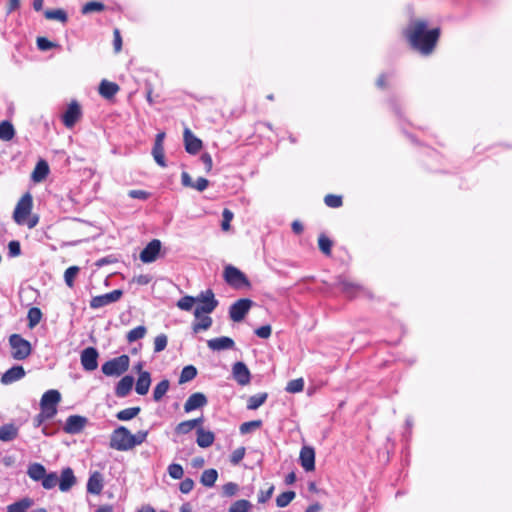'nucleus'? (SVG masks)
<instances>
[{
	"label": "nucleus",
	"instance_id": "1",
	"mask_svg": "<svg viewBox=\"0 0 512 512\" xmlns=\"http://www.w3.org/2000/svg\"><path fill=\"white\" fill-rule=\"evenodd\" d=\"M406 36L411 46L424 55L430 54L438 40L439 29L427 30V23L416 20L406 29Z\"/></svg>",
	"mask_w": 512,
	"mask_h": 512
},
{
	"label": "nucleus",
	"instance_id": "2",
	"mask_svg": "<svg viewBox=\"0 0 512 512\" xmlns=\"http://www.w3.org/2000/svg\"><path fill=\"white\" fill-rule=\"evenodd\" d=\"M27 475L36 482H41L44 489L50 490L58 485L56 472L47 473L46 468L40 463H32L28 466Z\"/></svg>",
	"mask_w": 512,
	"mask_h": 512
},
{
	"label": "nucleus",
	"instance_id": "3",
	"mask_svg": "<svg viewBox=\"0 0 512 512\" xmlns=\"http://www.w3.org/2000/svg\"><path fill=\"white\" fill-rule=\"evenodd\" d=\"M196 306L194 310L195 318H200L203 314L212 313L218 306V301L215 299L214 293L211 289L202 291L197 297Z\"/></svg>",
	"mask_w": 512,
	"mask_h": 512
},
{
	"label": "nucleus",
	"instance_id": "4",
	"mask_svg": "<svg viewBox=\"0 0 512 512\" xmlns=\"http://www.w3.org/2000/svg\"><path fill=\"white\" fill-rule=\"evenodd\" d=\"M130 364V358L128 355L123 354L119 357L113 358L105 362L102 367V373L110 377H118L125 373Z\"/></svg>",
	"mask_w": 512,
	"mask_h": 512
},
{
	"label": "nucleus",
	"instance_id": "5",
	"mask_svg": "<svg viewBox=\"0 0 512 512\" xmlns=\"http://www.w3.org/2000/svg\"><path fill=\"white\" fill-rule=\"evenodd\" d=\"M131 432L124 426L116 428L110 437V447L117 451L131 450Z\"/></svg>",
	"mask_w": 512,
	"mask_h": 512
},
{
	"label": "nucleus",
	"instance_id": "6",
	"mask_svg": "<svg viewBox=\"0 0 512 512\" xmlns=\"http://www.w3.org/2000/svg\"><path fill=\"white\" fill-rule=\"evenodd\" d=\"M9 344L12 349V357L16 360H24L31 353L30 343L18 334L9 337Z\"/></svg>",
	"mask_w": 512,
	"mask_h": 512
},
{
	"label": "nucleus",
	"instance_id": "7",
	"mask_svg": "<svg viewBox=\"0 0 512 512\" xmlns=\"http://www.w3.org/2000/svg\"><path fill=\"white\" fill-rule=\"evenodd\" d=\"M61 401V394L58 390L46 391L40 400V409L48 416H55L57 414V405Z\"/></svg>",
	"mask_w": 512,
	"mask_h": 512
},
{
	"label": "nucleus",
	"instance_id": "8",
	"mask_svg": "<svg viewBox=\"0 0 512 512\" xmlns=\"http://www.w3.org/2000/svg\"><path fill=\"white\" fill-rule=\"evenodd\" d=\"M32 204V196L29 193H26L21 197L13 213V219L17 224L23 225L26 223V220L31 213Z\"/></svg>",
	"mask_w": 512,
	"mask_h": 512
},
{
	"label": "nucleus",
	"instance_id": "9",
	"mask_svg": "<svg viewBox=\"0 0 512 512\" xmlns=\"http://www.w3.org/2000/svg\"><path fill=\"white\" fill-rule=\"evenodd\" d=\"M225 281L234 288L249 286V281L244 273L234 266H227L224 270Z\"/></svg>",
	"mask_w": 512,
	"mask_h": 512
},
{
	"label": "nucleus",
	"instance_id": "10",
	"mask_svg": "<svg viewBox=\"0 0 512 512\" xmlns=\"http://www.w3.org/2000/svg\"><path fill=\"white\" fill-rule=\"evenodd\" d=\"M123 291L120 289L113 290L109 293L92 297L90 300V307L92 309H99L109 304L115 303L121 299Z\"/></svg>",
	"mask_w": 512,
	"mask_h": 512
},
{
	"label": "nucleus",
	"instance_id": "11",
	"mask_svg": "<svg viewBox=\"0 0 512 512\" xmlns=\"http://www.w3.org/2000/svg\"><path fill=\"white\" fill-rule=\"evenodd\" d=\"M252 306V301L250 299H239L234 302L229 308V316L234 322H240L244 319L245 315L248 313L249 309Z\"/></svg>",
	"mask_w": 512,
	"mask_h": 512
},
{
	"label": "nucleus",
	"instance_id": "12",
	"mask_svg": "<svg viewBox=\"0 0 512 512\" xmlns=\"http://www.w3.org/2000/svg\"><path fill=\"white\" fill-rule=\"evenodd\" d=\"M98 351L94 347L85 348L80 355L81 365L86 371H94L98 367Z\"/></svg>",
	"mask_w": 512,
	"mask_h": 512
},
{
	"label": "nucleus",
	"instance_id": "13",
	"mask_svg": "<svg viewBox=\"0 0 512 512\" xmlns=\"http://www.w3.org/2000/svg\"><path fill=\"white\" fill-rule=\"evenodd\" d=\"M162 244L158 239L150 241L140 253V260L143 263H152L156 261L160 253Z\"/></svg>",
	"mask_w": 512,
	"mask_h": 512
},
{
	"label": "nucleus",
	"instance_id": "14",
	"mask_svg": "<svg viewBox=\"0 0 512 512\" xmlns=\"http://www.w3.org/2000/svg\"><path fill=\"white\" fill-rule=\"evenodd\" d=\"M80 117H81L80 106L76 101H72L68 105L65 113L63 114L62 120H63L64 125L67 128H72L75 125V123L79 120Z\"/></svg>",
	"mask_w": 512,
	"mask_h": 512
},
{
	"label": "nucleus",
	"instance_id": "15",
	"mask_svg": "<svg viewBox=\"0 0 512 512\" xmlns=\"http://www.w3.org/2000/svg\"><path fill=\"white\" fill-rule=\"evenodd\" d=\"M87 424V418L80 415H71L67 418L64 431L68 434L80 433Z\"/></svg>",
	"mask_w": 512,
	"mask_h": 512
},
{
	"label": "nucleus",
	"instance_id": "16",
	"mask_svg": "<svg viewBox=\"0 0 512 512\" xmlns=\"http://www.w3.org/2000/svg\"><path fill=\"white\" fill-rule=\"evenodd\" d=\"M299 461L305 471H313L315 469L314 449L310 446H303L300 451Z\"/></svg>",
	"mask_w": 512,
	"mask_h": 512
},
{
	"label": "nucleus",
	"instance_id": "17",
	"mask_svg": "<svg viewBox=\"0 0 512 512\" xmlns=\"http://www.w3.org/2000/svg\"><path fill=\"white\" fill-rule=\"evenodd\" d=\"M76 484V477L73 470L67 467L62 470L60 478L58 477V486L60 491L67 492Z\"/></svg>",
	"mask_w": 512,
	"mask_h": 512
},
{
	"label": "nucleus",
	"instance_id": "18",
	"mask_svg": "<svg viewBox=\"0 0 512 512\" xmlns=\"http://www.w3.org/2000/svg\"><path fill=\"white\" fill-rule=\"evenodd\" d=\"M207 346L213 351H222L233 349L235 342L232 338L221 336L207 341Z\"/></svg>",
	"mask_w": 512,
	"mask_h": 512
},
{
	"label": "nucleus",
	"instance_id": "19",
	"mask_svg": "<svg viewBox=\"0 0 512 512\" xmlns=\"http://www.w3.org/2000/svg\"><path fill=\"white\" fill-rule=\"evenodd\" d=\"M185 149L190 154H196L202 148V141L191 132L189 128L184 130Z\"/></svg>",
	"mask_w": 512,
	"mask_h": 512
},
{
	"label": "nucleus",
	"instance_id": "20",
	"mask_svg": "<svg viewBox=\"0 0 512 512\" xmlns=\"http://www.w3.org/2000/svg\"><path fill=\"white\" fill-rule=\"evenodd\" d=\"M207 404V398L203 393H193L188 397L184 404V411L189 413L193 410L201 408Z\"/></svg>",
	"mask_w": 512,
	"mask_h": 512
},
{
	"label": "nucleus",
	"instance_id": "21",
	"mask_svg": "<svg viewBox=\"0 0 512 512\" xmlns=\"http://www.w3.org/2000/svg\"><path fill=\"white\" fill-rule=\"evenodd\" d=\"M25 376V370L22 366L16 365L8 369L1 377L4 385L12 384Z\"/></svg>",
	"mask_w": 512,
	"mask_h": 512
},
{
	"label": "nucleus",
	"instance_id": "22",
	"mask_svg": "<svg viewBox=\"0 0 512 512\" xmlns=\"http://www.w3.org/2000/svg\"><path fill=\"white\" fill-rule=\"evenodd\" d=\"M233 376L240 385H247L250 382V371L243 362H236L233 365Z\"/></svg>",
	"mask_w": 512,
	"mask_h": 512
},
{
	"label": "nucleus",
	"instance_id": "23",
	"mask_svg": "<svg viewBox=\"0 0 512 512\" xmlns=\"http://www.w3.org/2000/svg\"><path fill=\"white\" fill-rule=\"evenodd\" d=\"M103 489V476L100 472L92 473L87 482V492L99 495Z\"/></svg>",
	"mask_w": 512,
	"mask_h": 512
},
{
	"label": "nucleus",
	"instance_id": "24",
	"mask_svg": "<svg viewBox=\"0 0 512 512\" xmlns=\"http://www.w3.org/2000/svg\"><path fill=\"white\" fill-rule=\"evenodd\" d=\"M134 378L130 375L124 376L116 385L115 394L117 397H126L132 390Z\"/></svg>",
	"mask_w": 512,
	"mask_h": 512
},
{
	"label": "nucleus",
	"instance_id": "25",
	"mask_svg": "<svg viewBox=\"0 0 512 512\" xmlns=\"http://www.w3.org/2000/svg\"><path fill=\"white\" fill-rule=\"evenodd\" d=\"M151 385V375L148 371L140 372L136 381L135 391L139 395H146Z\"/></svg>",
	"mask_w": 512,
	"mask_h": 512
},
{
	"label": "nucleus",
	"instance_id": "26",
	"mask_svg": "<svg viewBox=\"0 0 512 512\" xmlns=\"http://www.w3.org/2000/svg\"><path fill=\"white\" fill-rule=\"evenodd\" d=\"M337 285H338L339 289L343 293H345L348 297L355 296L361 289V287L358 284L351 282L344 277L338 278Z\"/></svg>",
	"mask_w": 512,
	"mask_h": 512
},
{
	"label": "nucleus",
	"instance_id": "27",
	"mask_svg": "<svg viewBox=\"0 0 512 512\" xmlns=\"http://www.w3.org/2000/svg\"><path fill=\"white\" fill-rule=\"evenodd\" d=\"M118 91L119 86L116 83L110 82L108 80H102L99 85V94L106 99H111L116 95Z\"/></svg>",
	"mask_w": 512,
	"mask_h": 512
},
{
	"label": "nucleus",
	"instance_id": "28",
	"mask_svg": "<svg viewBox=\"0 0 512 512\" xmlns=\"http://www.w3.org/2000/svg\"><path fill=\"white\" fill-rule=\"evenodd\" d=\"M215 436L211 431H206L203 428L197 429V439L196 442L199 447L207 448L210 447L214 442Z\"/></svg>",
	"mask_w": 512,
	"mask_h": 512
},
{
	"label": "nucleus",
	"instance_id": "29",
	"mask_svg": "<svg viewBox=\"0 0 512 512\" xmlns=\"http://www.w3.org/2000/svg\"><path fill=\"white\" fill-rule=\"evenodd\" d=\"M33 505L31 498L25 497L7 507L6 512H27V510Z\"/></svg>",
	"mask_w": 512,
	"mask_h": 512
},
{
	"label": "nucleus",
	"instance_id": "30",
	"mask_svg": "<svg viewBox=\"0 0 512 512\" xmlns=\"http://www.w3.org/2000/svg\"><path fill=\"white\" fill-rule=\"evenodd\" d=\"M18 429L13 424H6L0 427V440L12 441L17 437Z\"/></svg>",
	"mask_w": 512,
	"mask_h": 512
},
{
	"label": "nucleus",
	"instance_id": "31",
	"mask_svg": "<svg viewBox=\"0 0 512 512\" xmlns=\"http://www.w3.org/2000/svg\"><path fill=\"white\" fill-rule=\"evenodd\" d=\"M49 173L48 164L45 161H39L32 173V179L35 182H40L46 178Z\"/></svg>",
	"mask_w": 512,
	"mask_h": 512
},
{
	"label": "nucleus",
	"instance_id": "32",
	"mask_svg": "<svg viewBox=\"0 0 512 512\" xmlns=\"http://www.w3.org/2000/svg\"><path fill=\"white\" fill-rule=\"evenodd\" d=\"M170 387V382L167 379L160 381L153 390V400L159 402L167 393Z\"/></svg>",
	"mask_w": 512,
	"mask_h": 512
},
{
	"label": "nucleus",
	"instance_id": "33",
	"mask_svg": "<svg viewBox=\"0 0 512 512\" xmlns=\"http://www.w3.org/2000/svg\"><path fill=\"white\" fill-rule=\"evenodd\" d=\"M218 478V472L215 469L204 470L200 482L206 487H212Z\"/></svg>",
	"mask_w": 512,
	"mask_h": 512
},
{
	"label": "nucleus",
	"instance_id": "34",
	"mask_svg": "<svg viewBox=\"0 0 512 512\" xmlns=\"http://www.w3.org/2000/svg\"><path fill=\"white\" fill-rule=\"evenodd\" d=\"M141 411L140 407H129L119 411L116 414V418L120 421H129L135 418Z\"/></svg>",
	"mask_w": 512,
	"mask_h": 512
},
{
	"label": "nucleus",
	"instance_id": "35",
	"mask_svg": "<svg viewBox=\"0 0 512 512\" xmlns=\"http://www.w3.org/2000/svg\"><path fill=\"white\" fill-rule=\"evenodd\" d=\"M267 399V393H258L250 396L247 402V408L249 410H256L265 403Z\"/></svg>",
	"mask_w": 512,
	"mask_h": 512
},
{
	"label": "nucleus",
	"instance_id": "36",
	"mask_svg": "<svg viewBox=\"0 0 512 512\" xmlns=\"http://www.w3.org/2000/svg\"><path fill=\"white\" fill-rule=\"evenodd\" d=\"M15 131L13 125L8 121L0 123V139L9 141L14 137Z\"/></svg>",
	"mask_w": 512,
	"mask_h": 512
},
{
	"label": "nucleus",
	"instance_id": "37",
	"mask_svg": "<svg viewBox=\"0 0 512 512\" xmlns=\"http://www.w3.org/2000/svg\"><path fill=\"white\" fill-rule=\"evenodd\" d=\"M196 375H197V370L194 366H192V365L185 366L181 371V374L179 377V383L183 384V383L189 382V381L193 380L196 377Z\"/></svg>",
	"mask_w": 512,
	"mask_h": 512
},
{
	"label": "nucleus",
	"instance_id": "38",
	"mask_svg": "<svg viewBox=\"0 0 512 512\" xmlns=\"http://www.w3.org/2000/svg\"><path fill=\"white\" fill-rule=\"evenodd\" d=\"M41 318H42V312L39 308H37V307L30 308L28 311V314H27L28 326L30 328H34L37 324H39V322L41 321Z\"/></svg>",
	"mask_w": 512,
	"mask_h": 512
},
{
	"label": "nucleus",
	"instance_id": "39",
	"mask_svg": "<svg viewBox=\"0 0 512 512\" xmlns=\"http://www.w3.org/2000/svg\"><path fill=\"white\" fill-rule=\"evenodd\" d=\"M198 322L193 323L192 329L194 333L208 330L212 325V318L210 316H201Z\"/></svg>",
	"mask_w": 512,
	"mask_h": 512
},
{
	"label": "nucleus",
	"instance_id": "40",
	"mask_svg": "<svg viewBox=\"0 0 512 512\" xmlns=\"http://www.w3.org/2000/svg\"><path fill=\"white\" fill-rule=\"evenodd\" d=\"M146 332H147V330H146L145 326H142V325L137 326L127 333V336H126L127 341L129 343H132L139 339H142L146 335Z\"/></svg>",
	"mask_w": 512,
	"mask_h": 512
},
{
	"label": "nucleus",
	"instance_id": "41",
	"mask_svg": "<svg viewBox=\"0 0 512 512\" xmlns=\"http://www.w3.org/2000/svg\"><path fill=\"white\" fill-rule=\"evenodd\" d=\"M44 15L49 20H57L62 23L67 21V14L62 9L46 10Z\"/></svg>",
	"mask_w": 512,
	"mask_h": 512
},
{
	"label": "nucleus",
	"instance_id": "42",
	"mask_svg": "<svg viewBox=\"0 0 512 512\" xmlns=\"http://www.w3.org/2000/svg\"><path fill=\"white\" fill-rule=\"evenodd\" d=\"M296 494L294 491H286L279 494L276 498V505L278 507H286L295 498Z\"/></svg>",
	"mask_w": 512,
	"mask_h": 512
},
{
	"label": "nucleus",
	"instance_id": "43",
	"mask_svg": "<svg viewBox=\"0 0 512 512\" xmlns=\"http://www.w3.org/2000/svg\"><path fill=\"white\" fill-rule=\"evenodd\" d=\"M251 509V503L248 500H238L234 502L230 508L229 512H249Z\"/></svg>",
	"mask_w": 512,
	"mask_h": 512
},
{
	"label": "nucleus",
	"instance_id": "44",
	"mask_svg": "<svg viewBox=\"0 0 512 512\" xmlns=\"http://www.w3.org/2000/svg\"><path fill=\"white\" fill-rule=\"evenodd\" d=\"M168 474L172 479L179 480L184 476L183 467L180 464L172 463L167 468Z\"/></svg>",
	"mask_w": 512,
	"mask_h": 512
},
{
	"label": "nucleus",
	"instance_id": "45",
	"mask_svg": "<svg viewBox=\"0 0 512 512\" xmlns=\"http://www.w3.org/2000/svg\"><path fill=\"white\" fill-rule=\"evenodd\" d=\"M197 298L192 296H184L177 302V307L184 311H189L192 309L194 303H196Z\"/></svg>",
	"mask_w": 512,
	"mask_h": 512
},
{
	"label": "nucleus",
	"instance_id": "46",
	"mask_svg": "<svg viewBox=\"0 0 512 512\" xmlns=\"http://www.w3.org/2000/svg\"><path fill=\"white\" fill-rule=\"evenodd\" d=\"M78 272L79 268L77 266H71L68 269H66L64 273V280L68 287H73L74 279L77 276Z\"/></svg>",
	"mask_w": 512,
	"mask_h": 512
},
{
	"label": "nucleus",
	"instance_id": "47",
	"mask_svg": "<svg viewBox=\"0 0 512 512\" xmlns=\"http://www.w3.org/2000/svg\"><path fill=\"white\" fill-rule=\"evenodd\" d=\"M304 388V380L302 378L294 379L288 382L286 391L289 393L301 392Z\"/></svg>",
	"mask_w": 512,
	"mask_h": 512
},
{
	"label": "nucleus",
	"instance_id": "48",
	"mask_svg": "<svg viewBox=\"0 0 512 512\" xmlns=\"http://www.w3.org/2000/svg\"><path fill=\"white\" fill-rule=\"evenodd\" d=\"M104 4L101 3V2H96V1H91V2H88L86 3L83 7H82V13L83 14H89V13H92V12H100L102 10H104Z\"/></svg>",
	"mask_w": 512,
	"mask_h": 512
},
{
	"label": "nucleus",
	"instance_id": "49",
	"mask_svg": "<svg viewBox=\"0 0 512 512\" xmlns=\"http://www.w3.org/2000/svg\"><path fill=\"white\" fill-rule=\"evenodd\" d=\"M152 155L154 157L155 162L161 167H166L165 157H164V147L153 146Z\"/></svg>",
	"mask_w": 512,
	"mask_h": 512
},
{
	"label": "nucleus",
	"instance_id": "50",
	"mask_svg": "<svg viewBox=\"0 0 512 512\" xmlns=\"http://www.w3.org/2000/svg\"><path fill=\"white\" fill-rule=\"evenodd\" d=\"M148 436V431H138L136 434L131 433V449H133L135 446L141 445L143 442L146 441V438Z\"/></svg>",
	"mask_w": 512,
	"mask_h": 512
},
{
	"label": "nucleus",
	"instance_id": "51",
	"mask_svg": "<svg viewBox=\"0 0 512 512\" xmlns=\"http://www.w3.org/2000/svg\"><path fill=\"white\" fill-rule=\"evenodd\" d=\"M318 245H319V249L325 255H330L331 247H332V241L328 237H326L325 235H320V237L318 239Z\"/></svg>",
	"mask_w": 512,
	"mask_h": 512
},
{
	"label": "nucleus",
	"instance_id": "52",
	"mask_svg": "<svg viewBox=\"0 0 512 512\" xmlns=\"http://www.w3.org/2000/svg\"><path fill=\"white\" fill-rule=\"evenodd\" d=\"M168 343V338L165 334H160L154 339V352L159 353L162 352Z\"/></svg>",
	"mask_w": 512,
	"mask_h": 512
},
{
	"label": "nucleus",
	"instance_id": "53",
	"mask_svg": "<svg viewBox=\"0 0 512 512\" xmlns=\"http://www.w3.org/2000/svg\"><path fill=\"white\" fill-rule=\"evenodd\" d=\"M262 425L261 420H253L244 422L240 425V432L242 434L250 433L252 430L259 428Z\"/></svg>",
	"mask_w": 512,
	"mask_h": 512
},
{
	"label": "nucleus",
	"instance_id": "54",
	"mask_svg": "<svg viewBox=\"0 0 512 512\" xmlns=\"http://www.w3.org/2000/svg\"><path fill=\"white\" fill-rule=\"evenodd\" d=\"M324 202L328 207L338 208L342 205V198L337 195L328 194L325 196Z\"/></svg>",
	"mask_w": 512,
	"mask_h": 512
},
{
	"label": "nucleus",
	"instance_id": "55",
	"mask_svg": "<svg viewBox=\"0 0 512 512\" xmlns=\"http://www.w3.org/2000/svg\"><path fill=\"white\" fill-rule=\"evenodd\" d=\"M245 452H246L245 447H239V448L235 449L230 456V462L233 465L239 464L242 461V459L244 458Z\"/></svg>",
	"mask_w": 512,
	"mask_h": 512
},
{
	"label": "nucleus",
	"instance_id": "56",
	"mask_svg": "<svg viewBox=\"0 0 512 512\" xmlns=\"http://www.w3.org/2000/svg\"><path fill=\"white\" fill-rule=\"evenodd\" d=\"M233 212L230 211L229 209H224L223 212H222V223H221V228L223 231H228L230 229V222L232 221L233 219Z\"/></svg>",
	"mask_w": 512,
	"mask_h": 512
},
{
	"label": "nucleus",
	"instance_id": "57",
	"mask_svg": "<svg viewBox=\"0 0 512 512\" xmlns=\"http://www.w3.org/2000/svg\"><path fill=\"white\" fill-rule=\"evenodd\" d=\"M193 426L191 423H189V420L180 422L176 428L175 431L177 434H188L193 430Z\"/></svg>",
	"mask_w": 512,
	"mask_h": 512
},
{
	"label": "nucleus",
	"instance_id": "58",
	"mask_svg": "<svg viewBox=\"0 0 512 512\" xmlns=\"http://www.w3.org/2000/svg\"><path fill=\"white\" fill-rule=\"evenodd\" d=\"M56 44L49 41L47 38L45 37H38L37 38V47L42 50V51H47L53 47H55Z\"/></svg>",
	"mask_w": 512,
	"mask_h": 512
},
{
	"label": "nucleus",
	"instance_id": "59",
	"mask_svg": "<svg viewBox=\"0 0 512 512\" xmlns=\"http://www.w3.org/2000/svg\"><path fill=\"white\" fill-rule=\"evenodd\" d=\"M272 328L270 325H263L255 330V334L262 339H267L271 336Z\"/></svg>",
	"mask_w": 512,
	"mask_h": 512
},
{
	"label": "nucleus",
	"instance_id": "60",
	"mask_svg": "<svg viewBox=\"0 0 512 512\" xmlns=\"http://www.w3.org/2000/svg\"><path fill=\"white\" fill-rule=\"evenodd\" d=\"M194 487V481L191 478L184 479L180 485L179 489L183 494H188L192 491Z\"/></svg>",
	"mask_w": 512,
	"mask_h": 512
},
{
	"label": "nucleus",
	"instance_id": "61",
	"mask_svg": "<svg viewBox=\"0 0 512 512\" xmlns=\"http://www.w3.org/2000/svg\"><path fill=\"white\" fill-rule=\"evenodd\" d=\"M273 491V485H270L267 490H261L258 495V502L265 503L266 501H268L271 498Z\"/></svg>",
	"mask_w": 512,
	"mask_h": 512
},
{
	"label": "nucleus",
	"instance_id": "62",
	"mask_svg": "<svg viewBox=\"0 0 512 512\" xmlns=\"http://www.w3.org/2000/svg\"><path fill=\"white\" fill-rule=\"evenodd\" d=\"M222 489H223V494L225 496L230 497V496H233L236 494V492L238 491V485L233 482H228L223 486Z\"/></svg>",
	"mask_w": 512,
	"mask_h": 512
},
{
	"label": "nucleus",
	"instance_id": "63",
	"mask_svg": "<svg viewBox=\"0 0 512 512\" xmlns=\"http://www.w3.org/2000/svg\"><path fill=\"white\" fill-rule=\"evenodd\" d=\"M9 255L12 257L19 256L21 253L20 243L18 241H10L8 244Z\"/></svg>",
	"mask_w": 512,
	"mask_h": 512
},
{
	"label": "nucleus",
	"instance_id": "64",
	"mask_svg": "<svg viewBox=\"0 0 512 512\" xmlns=\"http://www.w3.org/2000/svg\"><path fill=\"white\" fill-rule=\"evenodd\" d=\"M52 418L53 416H48L46 413H44V411L41 410V412L38 415H36L35 418L33 419L34 427H40L44 421Z\"/></svg>",
	"mask_w": 512,
	"mask_h": 512
}]
</instances>
